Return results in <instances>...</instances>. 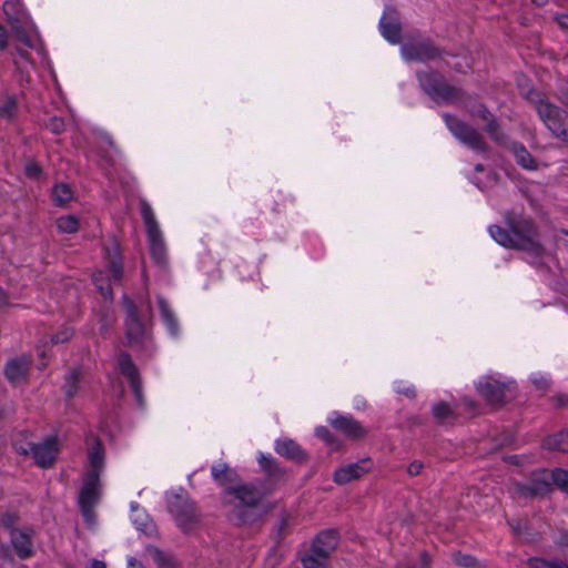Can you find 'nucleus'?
<instances>
[{"label":"nucleus","mask_w":568,"mask_h":568,"mask_svg":"<svg viewBox=\"0 0 568 568\" xmlns=\"http://www.w3.org/2000/svg\"><path fill=\"white\" fill-rule=\"evenodd\" d=\"M286 527H287V519L283 517L281 519V521H280V525H278V535H280V537L282 536V534L286 529Z\"/></svg>","instance_id":"nucleus-59"},{"label":"nucleus","mask_w":568,"mask_h":568,"mask_svg":"<svg viewBox=\"0 0 568 568\" xmlns=\"http://www.w3.org/2000/svg\"><path fill=\"white\" fill-rule=\"evenodd\" d=\"M473 95L468 94L463 88L452 85L446 81L443 83L440 90L438 91L436 99L434 102L436 103H445V104H454L460 103L465 108V102H471Z\"/></svg>","instance_id":"nucleus-17"},{"label":"nucleus","mask_w":568,"mask_h":568,"mask_svg":"<svg viewBox=\"0 0 568 568\" xmlns=\"http://www.w3.org/2000/svg\"><path fill=\"white\" fill-rule=\"evenodd\" d=\"M158 305L161 317L168 327L171 335L176 336L179 334V322L175 317L174 312L171 310L169 303L163 296H158Z\"/></svg>","instance_id":"nucleus-27"},{"label":"nucleus","mask_w":568,"mask_h":568,"mask_svg":"<svg viewBox=\"0 0 568 568\" xmlns=\"http://www.w3.org/2000/svg\"><path fill=\"white\" fill-rule=\"evenodd\" d=\"M339 535L335 529H326L316 535L314 538L312 546L324 552L326 556H331V554L335 550L338 545Z\"/></svg>","instance_id":"nucleus-21"},{"label":"nucleus","mask_w":568,"mask_h":568,"mask_svg":"<svg viewBox=\"0 0 568 568\" xmlns=\"http://www.w3.org/2000/svg\"><path fill=\"white\" fill-rule=\"evenodd\" d=\"M89 462L91 466L89 471H95L100 477L104 467V448L99 439L89 449Z\"/></svg>","instance_id":"nucleus-30"},{"label":"nucleus","mask_w":568,"mask_h":568,"mask_svg":"<svg viewBox=\"0 0 568 568\" xmlns=\"http://www.w3.org/2000/svg\"><path fill=\"white\" fill-rule=\"evenodd\" d=\"M168 510L173 516L176 525L184 531L193 530L199 524L200 516L195 503L189 495L181 490L166 496Z\"/></svg>","instance_id":"nucleus-3"},{"label":"nucleus","mask_w":568,"mask_h":568,"mask_svg":"<svg viewBox=\"0 0 568 568\" xmlns=\"http://www.w3.org/2000/svg\"><path fill=\"white\" fill-rule=\"evenodd\" d=\"M328 556L324 552H321L313 546H311L310 550L301 557V561L304 568H321L325 565Z\"/></svg>","instance_id":"nucleus-34"},{"label":"nucleus","mask_w":568,"mask_h":568,"mask_svg":"<svg viewBox=\"0 0 568 568\" xmlns=\"http://www.w3.org/2000/svg\"><path fill=\"white\" fill-rule=\"evenodd\" d=\"M118 367L120 373L128 378L129 383L141 378L135 364L126 352H121L118 355Z\"/></svg>","instance_id":"nucleus-28"},{"label":"nucleus","mask_w":568,"mask_h":568,"mask_svg":"<svg viewBox=\"0 0 568 568\" xmlns=\"http://www.w3.org/2000/svg\"><path fill=\"white\" fill-rule=\"evenodd\" d=\"M373 467V460L369 457H365L356 463H351L337 468L334 471L333 480L338 485H345L352 480L362 478L365 474L369 473Z\"/></svg>","instance_id":"nucleus-13"},{"label":"nucleus","mask_w":568,"mask_h":568,"mask_svg":"<svg viewBox=\"0 0 568 568\" xmlns=\"http://www.w3.org/2000/svg\"><path fill=\"white\" fill-rule=\"evenodd\" d=\"M484 129L489 135V138L497 142L498 144L504 146L508 144V136L501 131L499 122L496 119V116H493L491 120H488Z\"/></svg>","instance_id":"nucleus-35"},{"label":"nucleus","mask_w":568,"mask_h":568,"mask_svg":"<svg viewBox=\"0 0 568 568\" xmlns=\"http://www.w3.org/2000/svg\"><path fill=\"white\" fill-rule=\"evenodd\" d=\"M149 552L158 568H180L176 561L161 549L151 547Z\"/></svg>","instance_id":"nucleus-37"},{"label":"nucleus","mask_w":568,"mask_h":568,"mask_svg":"<svg viewBox=\"0 0 568 568\" xmlns=\"http://www.w3.org/2000/svg\"><path fill=\"white\" fill-rule=\"evenodd\" d=\"M560 101L568 108V91L561 93Z\"/></svg>","instance_id":"nucleus-64"},{"label":"nucleus","mask_w":568,"mask_h":568,"mask_svg":"<svg viewBox=\"0 0 568 568\" xmlns=\"http://www.w3.org/2000/svg\"><path fill=\"white\" fill-rule=\"evenodd\" d=\"M379 29L382 36L390 43H399L400 41V26L397 22L387 21L383 16L379 21Z\"/></svg>","instance_id":"nucleus-33"},{"label":"nucleus","mask_w":568,"mask_h":568,"mask_svg":"<svg viewBox=\"0 0 568 568\" xmlns=\"http://www.w3.org/2000/svg\"><path fill=\"white\" fill-rule=\"evenodd\" d=\"M101 495L100 477L95 471H88L83 478V485L79 495V506L85 521L94 519V506L99 503Z\"/></svg>","instance_id":"nucleus-8"},{"label":"nucleus","mask_w":568,"mask_h":568,"mask_svg":"<svg viewBox=\"0 0 568 568\" xmlns=\"http://www.w3.org/2000/svg\"><path fill=\"white\" fill-rule=\"evenodd\" d=\"M550 402L556 408L568 407V394L558 393L550 398Z\"/></svg>","instance_id":"nucleus-50"},{"label":"nucleus","mask_w":568,"mask_h":568,"mask_svg":"<svg viewBox=\"0 0 568 568\" xmlns=\"http://www.w3.org/2000/svg\"><path fill=\"white\" fill-rule=\"evenodd\" d=\"M510 149L513 154L515 155V161L518 165L526 170H536L537 162L526 149V146L520 142H509L506 145Z\"/></svg>","instance_id":"nucleus-24"},{"label":"nucleus","mask_w":568,"mask_h":568,"mask_svg":"<svg viewBox=\"0 0 568 568\" xmlns=\"http://www.w3.org/2000/svg\"><path fill=\"white\" fill-rule=\"evenodd\" d=\"M465 109L469 112L470 115L478 116L485 122L491 120V118L495 116L485 104L477 102L474 97L471 102H465Z\"/></svg>","instance_id":"nucleus-39"},{"label":"nucleus","mask_w":568,"mask_h":568,"mask_svg":"<svg viewBox=\"0 0 568 568\" xmlns=\"http://www.w3.org/2000/svg\"><path fill=\"white\" fill-rule=\"evenodd\" d=\"M98 281H99L98 277H94V283L98 286V288L101 291L102 295L103 296H108V295L111 296L112 295V291H111L110 285H106L104 287L102 284H99Z\"/></svg>","instance_id":"nucleus-56"},{"label":"nucleus","mask_w":568,"mask_h":568,"mask_svg":"<svg viewBox=\"0 0 568 568\" xmlns=\"http://www.w3.org/2000/svg\"><path fill=\"white\" fill-rule=\"evenodd\" d=\"M140 210L146 229L151 257L158 266L164 268L168 265L166 246L153 210L145 200H141Z\"/></svg>","instance_id":"nucleus-2"},{"label":"nucleus","mask_w":568,"mask_h":568,"mask_svg":"<svg viewBox=\"0 0 568 568\" xmlns=\"http://www.w3.org/2000/svg\"><path fill=\"white\" fill-rule=\"evenodd\" d=\"M8 296L6 292L0 287V306L7 304Z\"/></svg>","instance_id":"nucleus-63"},{"label":"nucleus","mask_w":568,"mask_h":568,"mask_svg":"<svg viewBox=\"0 0 568 568\" xmlns=\"http://www.w3.org/2000/svg\"><path fill=\"white\" fill-rule=\"evenodd\" d=\"M315 435L324 440L327 445H329L333 448L338 447V442L334 437V435L329 432V429L325 426H320L315 429Z\"/></svg>","instance_id":"nucleus-45"},{"label":"nucleus","mask_w":568,"mask_h":568,"mask_svg":"<svg viewBox=\"0 0 568 568\" xmlns=\"http://www.w3.org/2000/svg\"><path fill=\"white\" fill-rule=\"evenodd\" d=\"M424 468V464L419 460L412 462L407 467V473L409 476H417L422 473Z\"/></svg>","instance_id":"nucleus-52"},{"label":"nucleus","mask_w":568,"mask_h":568,"mask_svg":"<svg viewBox=\"0 0 568 568\" xmlns=\"http://www.w3.org/2000/svg\"><path fill=\"white\" fill-rule=\"evenodd\" d=\"M443 119L450 133L463 144L476 152L488 151V144L477 129L450 113H444Z\"/></svg>","instance_id":"nucleus-5"},{"label":"nucleus","mask_w":568,"mask_h":568,"mask_svg":"<svg viewBox=\"0 0 568 568\" xmlns=\"http://www.w3.org/2000/svg\"><path fill=\"white\" fill-rule=\"evenodd\" d=\"M273 490L262 484H245L225 488V494L234 496L243 506H258L260 501Z\"/></svg>","instance_id":"nucleus-11"},{"label":"nucleus","mask_w":568,"mask_h":568,"mask_svg":"<svg viewBox=\"0 0 568 568\" xmlns=\"http://www.w3.org/2000/svg\"><path fill=\"white\" fill-rule=\"evenodd\" d=\"M72 199V190L65 183H58L52 189V200L57 206H64Z\"/></svg>","instance_id":"nucleus-36"},{"label":"nucleus","mask_w":568,"mask_h":568,"mask_svg":"<svg viewBox=\"0 0 568 568\" xmlns=\"http://www.w3.org/2000/svg\"><path fill=\"white\" fill-rule=\"evenodd\" d=\"M275 452L278 455L296 463H304L307 460V454L296 442L290 438L276 440Z\"/></svg>","instance_id":"nucleus-19"},{"label":"nucleus","mask_w":568,"mask_h":568,"mask_svg":"<svg viewBox=\"0 0 568 568\" xmlns=\"http://www.w3.org/2000/svg\"><path fill=\"white\" fill-rule=\"evenodd\" d=\"M555 21L562 30H568V13H557Z\"/></svg>","instance_id":"nucleus-54"},{"label":"nucleus","mask_w":568,"mask_h":568,"mask_svg":"<svg viewBox=\"0 0 568 568\" xmlns=\"http://www.w3.org/2000/svg\"><path fill=\"white\" fill-rule=\"evenodd\" d=\"M332 427L347 437L357 439L366 435V429L351 415H338L329 419Z\"/></svg>","instance_id":"nucleus-16"},{"label":"nucleus","mask_w":568,"mask_h":568,"mask_svg":"<svg viewBox=\"0 0 568 568\" xmlns=\"http://www.w3.org/2000/svg\"><path fill=\"white\" fill-rule=\"evenodd\" d=\"M47 129L54 134H61L64 131V121L61 118L52 116L45 124Z\"/></svg>","instance_id":"nucleus-49"},{"label":"nucleus","mask_w":568,"mask_h":568,"mask_svg":"<svg viewBox=\"0 0 568 568\" xmlns=\"http://www.w3.org/2000/svg\"><path fill=\"white\" fill-rule=\"evenodd\" d=\"M542 447L548 450L568 453V429L546 437L542 440Z\"/></svg>","instance_id":"nucleus-29"},{"label":"nucleus","mask_w":568,"mask_h":568,"mask_svg":"<svg viewBox=\"0 0 568 568\" xmlns=\"http://www.w3.org/2000/svg\"><path fill=\"white\" fill-rule=\"evenodd\" d=\"M432 413L439 424L453 423L457 418L456 412L446 402L434 404Z\"/></svg>","instance_id":"nucleus-32"},{"label":"nucleus","mask_w":568,"mask_h":568,"mask_svg":"<svg viewBox=\"0 0 568 568\" xmlns=\"http://www.w3.org/2000/svg\"><path fill=\"white\" fill-rule=\"evenodd\" d=\"M7 47V32L3 27L0 26V50Z\"/></svg>","instance_id":"nucleus-57"},{"label":"nucleus","mask_w":568,"mask_h":568,"mask_svg":"<svg viewBox=\"0 0 568 568\" xmlns=\"http://www.w3.org/2000/svg\"><path fill=\"white\" fill-rule=\"evenodd\" d=\"M17 110V100L14 97H7L0 105V116L12 118Z\"/></svg>","instance_id":"nucleus-44"},{"label":"nucleus","mask_w":568,"mask_h":568,"mask_svg":"<svg viewBox=\"0 0 568 568\" xmlns=\"http://www.w3.org/2000/svg\"><path fill=\"white\" fill-rule=\"evenodd\" d=\"M74 335V329L71 326L63 325L57 333L50 335V343L52 345L63 344L69 342Z\"/></svg>","instance_id":"nucleus-42"},{"label":"nucleus","mask_w":568,"mask_h":568,"mask_svg":"<svg viewBox=\"0 0 568 568\" xmlns=\"http://www.w3.org/2000/svg\"><path fill=\"white\" fill-rule=\"evenodd\" d=\"M532 384L538 390L547 392L550 387V379L546 378L545 376H537L531 379Z\"/></svg>","instance_id":"nucleus-51"},{"label":"nucleus","mask_w":568,"mask_h":568,"mask_svg":"<svg viewBox=\"0 0 568 568\" xmlns=\"http://www.w3.org/2000/svg\"><path fill=\"white\" fill-rule=\"evenodd\" d=\"M261 516L262 513L258 510L257 506L237 505L232 511V519L235 520L237 525L254 524Z\"/></svg>","instance_id":"nucleus-26"},{"label":"nucleus","mask_w":568,"mask_h":568,"mask_svg":"<svg viewBox=\"0 0 568 568\" xmlns=\"http://www.w3.org/2000/svg\"><path fill=\"white\" fill-rule=\"evenodd\" d=\"M397 392L409 398H414L416 396V390L414 387L398 388Z\"/></svg>","instance_id":"nucleus-55"},{"label":"nucleus","mask_w":568,"mask_h":568,"mask_svg":"<svg viewBox=\"0 0 568 568\" xmlns=\"http://www.w3.org/2000/svg\"><path fill=\"white\" fill-rule=\"evenodd\" d=\"M505 227L490 225V236L501 246L523 251L528 262L539 265L546 255L537 224L530 216L507 211L504 214Z\"/></svg>","instance_id":"nucleus-1"},{"label":"nucleus","mask_w":568,"mask_h":568,"mask_svg":"<svg viewBox=\"0 0 568 568\" xmlns=\"http://www.w3.org/2000/svg\"><path fill=\"white\" fill-rule=\"evenodd\" d=\"M530 568H568V564L560 559L547 560L539 557H530L527 560Z\"/></svg>","instance_id":"nucleus-40"},{"label":"nucleus","mask_w":568,"mask_h":568,"mask_svg":"<svg viewBox=\"0 0 568 568\" xmlns=\"http://www.w3.org/2000/svg\"><path fill=\"white\" fill-rule=\"evenodd\" d=\"M90 568H106V565L102 560L93 559Z\"/></svg>","instance_id":"nucleus-58"},{"label":"nucleus","mask_w":568,"mask_h":568,"mask_svg":"<svg viewBox=\"0 0 568 568\" xmlns=\"http://www.w3.org/2000/svg\"><path fill=\"white\" fill-rule=\"evenodd\" d=\"M452 559L455 565L463 568H484V565H481L476 557L459 550L452 552Z\"/></svg>","instance_id":"nucleus-38"},{"label":"nucleus","mask_w":568,"mask_h":568,"mask_svg":"<svg viewBox=\"0 0 568 568\" xmlns=\"http://www.w3.org/2000/svg\"><path fill=\"white\" fill-rule=\"evenodd\" d=\"M550 478L560 490L568 493V470L556 468L551 471Z\"/></svg>","instance_id":"nucleus-43"},{"label":"nucleus","mask_w":568,"mask_h":568,"mask_svg":"<svg viewBox=\"0 0 568 568\" xmlns=\"http://www.w3.org/2000/svg\"><path fill=\"white\" fill-rule=\"evenodd\" d=\"M260 467L266 474L271 485L268 487L273 488V485L285 479L286 471L283 467L278 465L276 459L271 455L261 454L258 457Z\"/></svg>","instance_id":"nucleus-20"},{"label":"nucleus","mask_w":568,"mask_h":568,"mask_svg":"<svg viewBox=\"0 0 568 568\" xmlns=\"http://www.w3.org/2000/svg\"><path fill=\"white\" fill-rule=\"evenodd\" d=\"M477 392L487 402L496 407L505 405L508 394L515 388L513 382H499L490 376L484 377L477 383Z\"/></svg>","instance_id":"nucleus-10"},{"label":"nucleus","mask_w":568,"mask_h":568,"mask_svg":"<svg viewBox=\"0 0 568 568\" xmlns=\"http://www.w3.org/2000/svg\"><path fill=\"white\" fill-rule=\"evenodd\" d=\"M29 450H31L30 456L39 467L50 468L53 466L58 456V440L53 436L48 437L43 443L30 444Z\"/></svg>","instance_id":"nucleus-12"},{"label":"nucleus","mask_w":568,"mask_h":568,"mask_svg":"<svg viewBox=\"0 0 568 568\" xmlns=\"http://www.w3.org/2000/svg\"><path fill=\"white\" fill-rule=\"evenodd\" d=\"M18 516L16 514L6 513L1 516V525L9 530L10 534L12 531H18L19 529L16 528V525L18 524Z\"/></svg>","instance_id":"nucleus-47"},{"label":"nucleus","mask_w":568,"mask_h":568,"mask_svg":"<svg viewBox=\"0 0 568 568\" xmlns=\"http://www.w3.org/2000/svg\"><path fill=\"white\" fill-rule=\"evenodd\" d=\"M464 404L467 406L468 409L474 410L477 407V404L475 400L465 398Z\"/></svg>","instance_id":"nucleus-61"},{"label":"nucleus","mask_w":568,"mask_h":568,"mask_svg":"<svg viewBox=\"0 0 568 568\" xmlns=\"http://www.w3.org/2000/svg\"><path fill=\"white\" fill-rule=\"evenodd\" d=\"M400 52L406 61L427 62L442 58L447 52L438 48L430 39L407 41L402 44Z\"/></svg>","instance_id":"nucleus-9"},{"label":"nucleus","mask_w":568,"mask_h":568,"mask_svg":"<svg viewBox=\"0 0 568 568\" xmlns=\"http://www.w3.org/2000/svg\"><path fill=\"white\" fill-rule=\"evenodd\" d=\"M104 256L108 263L111 278L114 282H121L123 277V261L121 248L115 237H109L102 244Z\"/></svg>","instance_id":"nucleus-14"},{"label":"nucleus","mask_w":568,"mask_h":568,"mask_svg":"<svg viewBox=\"0 0 568 568\" xmlns=\"http://www.w3.org/2000/svg\"><path fill=\"white\" fill-rule=\"evenodd\" d=\"M125 311V337L131 347L143 345L146 339V327L135 303L126 295L122 297Z\"/></svg>","instance_id":"nucleus-7"},{"label":"nucleus","mask_w":568,"mask_h":568,"mask_svg":"<svg viewBox=\"0 0 568 568\" xmlns=\"http://www.w3.org/2000/svg\"><path fill=\"white\" fill-rule=\"evenodd\" d=\"M24 174L28 179L37 180L42 175V169L37 162L30 161L24 166Z\"/></svg>","instance_id":"nucleus-48"},{"label":"nucleus","mask_w":568,"mask_h":568,"mask_svg":"<svg viewBox=\"0 0 568 568\" xmlns=\"http://www.w3.org/2000/svg\"><path fill=\"white\" fill-rule=\"evenodd\" d=\"M81 378L82 372L80 368H74L64 376V384L62 388L68 399L73 398L79 392Z\"/></svg>","instance_id":"nucleus-31"},{"label":"nucleus","mask_w":568,"mask_h":568,"mask_svg":"<svg viewBox=\"0 0 568 568\" xmlns=\"http://www.w3.org/2000/svg\"><path fill=\"white\" fill-rule=\"evenodd\" d=\"M211 474L213 479L220 486H226L227 484H233L239 481L237 473L230 467L226 463H217L211 467Z\"/></svg>","instance_id":"nucleus-25"},{"label":"nucleus","mask_w":568,"mask_h":568,"mask_svg":"<svg viewBox=\"0 0 568 568\" xmlns=\"http://www.w3.org/2000/svg\"><path fill=\"white\" fill-rule=\"evenodd\" d=\"M79 220L74 215H64L57 220V227L61 233H77L79 231Z\"/></svg>","instance_id":"nucleus-41"},{"label":"nucleus","mask_w":568,"mask_h":568,"mask_svg":"<svg viewBox=\"0 0 568 568\" xmlns=\"http://www.w3.org/2000/svg\"><path fill=\"white\" fill-rule=\"evenodd\" d=\"M129 568H144L143 565L134 558L129 559Z\"/></svg>","instance_id":"nucleus-60"},{"label":"nucleus","mask_w":568,"mask_h":568,"mask_svg":"<svg viewBox=\"0 0 568 568\" xmlns=\"http://www.w3.org/2000/svg\"><path fill=\"white\" fill-rule=\"evenodd\" d=\"M131 389L134 394L136 404L140 408H143L145 406V399L143 396V388H142V381L141 378L132 381L130 383Z\"/></svg>","instance_id":"nucleus-46"},{"label":"nucleus","mask_w":568,"mask_h":568,"mask_svg":"<svg viewBox=\"0 0 568 568\" xmlns=\"http://www.w3.org/2000/svg\"><path fill=\"white\" fill-rule=\"evenodd\" d=\"M536 111L554 138L568 142V113L548 100H539Z\"/></svg>","instance_id":"nucleus-4"},{"label":"nucleus","mask_w":568,"mask_h":568,"mask_svg":"<svg viewBox=\"0 0 568 568\" xmlns=\"http://www.w3.org/2000/svg\"><path fill=\"white\" fill-rule=\"evenodd\" d=\"M517 491L524 497H544L551 491V485L546 479H532L528 484H519Z\"/></svg>","instance_id":"nucleus-22"},{"label":"nucleus","mask_w":568,"mask_h":568,"mask_svg":"<svg viewBox=\"0 0 568 568\" xmlns=\"http://www.w3.org/2000/svg\"><path fill=\"white\" fill-rule=\"evenodd\" d=\"M2 8L16 38L26 47L33 48L34 42L29 32L30 21L22 3L18 0H8L3 2Z\"/></svg>","instance_id":"nucleus-6"},{"label":"nucleus","mask_w":568,"mask_h":568,"mask_svg":"<svg viewBox=\"0 0 568 568\" xmlns=\"http://www.w3.org/2000/svg\"><path fill=\"white\" fill-rule=\"evenodd\" d=\"M11 544L21 559L29 558L32 555V541L29 531L18 530L10 534Z\"/></svg>","instance_id":"nucleus-23"},{"label":"nucleus","mask_w":568,"mask_h":568,"mask_svg":"<svg viewBox=\"0 0 568 568\" xmlns=\"http://www.w3.org/2000/svg\"><path fill=\"white\" fill-rule=\"evenodd\" d=\"M416 78L423 92L434 101L443 83L445 82L443 75L437 71L428 70L417 71Z\"/></svg>","instance_id":"nucleus-18"},{"label":"nucleus","mask_w":568,"mask_h":568,"mask_svg":"<svg viewBox=\"0 0 568 568\" xmlns=\"http://www.w3.org/2000/svg\"><path fill=\"white\" fill-rule=\"evenodd\" d=\"M30 444L31 443L20 444L18 442H14L13 447L18 454L23 455V456H30L31 455V450H29Z\"/></svg>","instance_id":"nucleus-53"},{"label":"nucleus","mask_w":568,"mask_h":568,"mask_svg":"<svg viewBox=\"0 0 568 568\" xmlns=\"http://www.w3.org/2000/svg\"><path fill=\"white\" fill-rule=\"evenodd\" d=\"M30 366L31 358L22 355L9 359L4 366L3 373L11 385L18 386L27 382Z\"/></svg>","instance_id":"nucleus-15"},{"label":"nucleus","mask_w":568,"mask_h":568,"mask_svg":"<svg viewBox=\"0 0 568 568\" xmlns=\"http://www.w3.org/2000/svg\"><path fill=\"white\" fill-rule=\"evenodd\" d=\"M422 562H423L422 568H429V559H428V555L426 552L422 554Z\"/></svg>","instance_id":"nucleus-62"}]
</instances>
